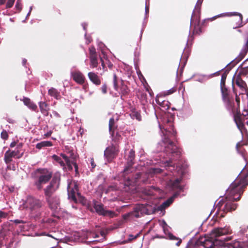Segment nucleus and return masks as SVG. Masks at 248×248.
I'll list each match as a JSON object with an SVG mask.
<instances>
[{"instance_id":"obj_1","label":"nucleus","mask_w":248,"mask_h":248,"mask_svg":"<svg viewBox=\"0 0 248 248\" xmlns=\"http://www.w3.org/2000/svg\"><path fill=\"white\" fill-rule=\"evenodd\" d=\"M31 177L34 179L33 186L38 191H41L43 185L47 183L52 178L49 184L59 188L60 185L61 174L59 171L53 174L52 171L46 168H39L31 173Z\"/></svg>"},{"instance_id":"obj_2","label":"nucleus","mask_w":248,"mask_h":248,"mask_svg":"<svg viewBox=\"0 0 248 248\" xmlns=\"http://www.w3.org/2000/svg\"><path fill=\"white\" fill-rule=\"evenodd\" d=\"M248 169L244 168L236 179L227 189L226 197L239 201L243 194L245 188L248 185Z\"/></svg>"},{"instance_id":"obj_3","label":"nucleus","mask_w":248,"mask_h":248,"mask_svg":"<svg viewBox=\"0 0 248 248\" xmlns=\"http://www.w3.org/2000/svg\"><path fill=\"white\" fill-rule=\"evenodd\" d=\"M24 207L34 218L40 217L46 208L43 201L31 196L27 198Z\"/></svg>"},{"instance_id":"obj_4","label":"nucleus","mask_w":248,"mask_h":248,"mask_svg":"<svg viewBox=\"0 0 248 248\" xmlns=\"http://www.w3.org/2000/svg\"><path fill=\"white\" fill-rule=\"evenodd\" d=\"M172 132L170 131H166L162 139V142L164 144L165 151L167 154H171L172 156H176L179 158L181 155V150L170 139V137H175L176 134V130L172 128Z\"/></svg>"},{"instance_id":"obj_5","label":"nucleus","mask_w":248,"mask_h":248,"mask_svg":"<svg viewBox=\"0 0 248 248\" xmlns=\"http://www.w3.org/2000/svg\"><path fill=\"white\" fill-rule=\"evenodd\" d=\"M235 93V98L231 99V103L228 105L226 102H224L226 108L232 112L233 115L234 120L237 124L238 127L241 129L244 127V124L242 123L240 111V99L236 93Z\"/></svg>"},{"instance_id":"obj_6","label":"nucleus","mask_w":248,"mask_h":248,"mask_svg":"<svg viewBox=\"0 0 248 248\" xmlns=\"http://www.w3.org/2000/svg\"><path fill=\"white\" fill-rule=\"evenodd\" d=\"M235 201L227 197L220 200L217 205L218 210H219L217 217L220 218L223 217L228 212L235 210L237 207V204L233 203Z\"/></svg>"},{"instance_id":"obj_7","label":"nucleus","mask_w":248,"mask_h":248,"mask_svg":"<svg viewBox=\"0 0 248 248\" xmlns=\"http://www.w3.org/2000/svg\"><path fill=\"white\" fill-rule=\"evenodd\" d=\"M224 244L223 240L214 239L209 237H201L197 241V245L203 248H223Z\"/></svg>"},{"instance_id":"obj_8","label":"nucleus","mask_w":248,"mask_h":248,"mask_svg":"<svg viewBox=\"0 0 248 248\" xmlns=\"http://www.w3.org/2000/svg\"><path fill=\"white\" fill-rule=\"evenodd\" d=\"M227 73L225 72L221 75L220 80V90L222 99L223 102H226L228 105L231 103V99L233 97L231 94L230 91L227 88L225 81L227 78Z\"/></svg>"},{"instance_id":"obj_9","label":"nucleus","mask_w":248,"mask_h":248,"mask_svg":"<svg viewBox=\"0 0 248 248\" xmlns=\"http://www.w3.org/2000/svg\"><path fill=\"white\" fill-rule=\"evenodd\" d=\"M119 152V146L116 144H112L110 146L108 147L104 151V156L107 161L109 162L116 157Z\"/></svg>"},{"instance_id":"obj_10","label":"nucleus","mask_w":248,"mask_h":248,"mask_svg":"<svg viewBox=\"0 0 248 248\" xmlns=\"http://www.w3.org/2000/svg\"><path fill=\"white\" fill-rule=\"evenodd\" d=\"M142 173L139 172L136 173L132 178L128 177L124 182V185L129 187L130 186H134L136 185H139L141 184L145 183L147 180L142 178Z\"/></svg>"},{"instance_id":"obj_11","label":"nucleus","mask_w":248,"mask_h":248,"mask_svg":"<svg viewBox=\"0 0 248 248\" xmlns=\"http://www.w3.org/2000/svg\"><path fill=\"white\" fill-rule=\"evenodd\" d=\"M93 207L96 212L101 216L108 217L110 218H113L117 216V214L114 211L105 210L104 208V205L102 203L97 204L96 202L94 203Z\"/></svg>"},{"instance_id":"obj_12","label":"nucleus","mask_w":248,"mask_h":248,"mask_svg":"<svg viewBox=\"0 0 248 248\" xmlns=\"http://www.w3.org/2000/svg\"><path fill=\"white\" fill-rule=\"evenodd\" d=\"M135 157V151L133 149L130 150L129 152L128 155L127 157V163L126 166L124 170V173L127 174L130 171L131 172V167L134 164V159Z\"/></svg>"},{"instance_id":"obj_13","label":"nucleus","mask_w":248,"mask_h":248,"mask_svg":"<svg viewBox=\"0 0 248 248\" xmlns=\"http://www.w3.org/2000/svg\"><path fill=\"white\" fill-rule=\"evenodd\" d=\"M49 207L52 210L58 208L60 204V199L57 195H53L45 198Z\"/></svg>"},{"instance_id":"obj_14","label":"nucleus","mask_w":248,"mask_h":248,"mask_svg":"<svg viewBox=\"0 0 248 248\" xmlns=\"http://www.w3.org/2000/svg\"><path fill=\"white\" fill-rule=\"evenodd\" d=\"M71 183H68L67 186L68 198L75 202H77L76 195V194H77L78 196L80 195L79 193L78 192V186L76 184H75L74 187L71 188Z\"/></svg>"},{"instance_id":"obj_15","label":"nucleus","mask_w":248,"mask_h":248,"mask_svg":"<svg viewBox=\"0 0 248 248\" xmlns=\"http://www.w3.org/2000/svg\"><path fill=\"white\" fill-rule=\"evenodd\" d=\"M144 206L143 204L138 205L135 207L133 211L124 215L123 216V217L124 219H127L129 217H139L140 216L139 212H140V213L142 214L144 212Z\"/></svg>"},{"instance_id":"obj_16","label":"nucleus","mask_w":248,"mask_h":248,"mask_svg":"<svg viewBox=\"0 0 248 248\" xmlns=\"http://www.w3.org/2000/svg\"><path fill=\"white\" fill-rule=\"evenodd\" d=\"M231 230L229 227L217 228L212 231V235L214 237H217L220 236L231 233Z\"/></svg>"},{"instance_id":"obj_17","label":"nucleus","mask_w":248,"mask_h":248,"mask_svg":"<svg viewBox=\"0 0 248 248\" xmlns=\"http://www.w3.org/2000/svg\"><path fill=\"white\" fill-rule=\"evenodd\" d=\"M71 76L73 80L78 84L82 85L85 81L84 75L80 71H77L71 72Z\"/></svg>"},{"instance_id":"obj_18","label":"nucleus","mask_w":248,"mask_h":248,"mask_svg":"<svg viewBox=\"0 0 248 248\" xmlns=\"http://www.w3.org/2000/svg\"><path fill=\"white\" fill-rule=\"evenodd\" d=\"M230 16H235L236 17L233 19V21L235 22V26H233V28L240 27L243 26V16L242 15L237 12H231L228 14Z\"/></svg>"},{"instance_id":"obj_19","label":"nucleus","mask_w":248,"mask_h":248,"mask_svg":"<svg viewBox=\"0 0 248 248\" xmlns=\"http://www.w3.org/2000/svg\"><path fill=\"white\" fill-rule=\"evenodd\" d=\"M182 180V179L181 178H176L174 180H170L168 182V186L173 189L182 190L183 189V187L180 185Z\"/></svg>"},{"instance_id":"obj_20","label":"nucleus","mask_w":248,"mask_h":248,"mask_svg":"<svg viewBox=\"0 0 248 248\" xmlns=\"http://www.w3.org/2000/svg\"><path fill=\"white\" fill-rule=\"evenodd\" d=\"M88 77L90 81L95 85L99 86L101 84V80L96 73L93 72H89Z\"/></svg>"},{"instance_id":"obj_21","label":"nucleus","mask_w":248,"mask_h":248,"mask_svg":"<svg viewBox=\"0 0 248 248\" xmlns=\"http://www.w3.org/2000/svg\"><path fill=\"white\" fill-rule=\"evenodd\" d=\"M57 188L52 185H48L44 189V195L45 198L52 196L54 195L55 192L56 191Z\"/></svg>"},{"instance_id":"obj_22","label":"nucleus","mask_w":248,"mask_h":248,"mask_svg":"<svg viewBox=\"0 0 248 248\" xmlns=\"http://www.w3.org/2000/svg\"><path fill=\"white\" fill-rule=\"evenodd\" d=\"M119 93L121 94V98H122L123 96L127 95L130 92V90L127 85L124 84V81L121 80V85L119 87Z\"/></svg>"},{"instance_id":"obj_23","label":"nucleus","mask_w":248,"mask_h":248,"mask_svg":"<svg viewBox=\"0 0 248 248\" xmlns=\"http://www.w3.org/2000/svg\"><path fill=\"white\" fill-rule=\"evenodd\" d=\"M24 104L27 106L30 109L33 111H37V106L31 99L27 97H24L22 100Z\"/></svg>"},{"instance_id":"obj_24","label":"nucleus","mask_w":248,"mask_h":248,"mask_svg":"<svg viewBox=\"0 0 248 248\" xmlns=\"http://www.w3.org/2000/svg\"><path fill=\"white\" fill-rule=\"evenodd\" d=\"M39 105L41 113L45 116H48L50 109L49 105L45 102H40Z\"/></svg>"},{"instance_id":"obj_25","label":"nucleus","mask_w":248,"mask_h":248,"mask_svg":"<svg viewBox=\"0 0 248 248\" xmlns=\"http://www.w3.org/2000/svg\"><path fill=\"white\" fill-rule=\"evenodd\" d=\"M23 147V144L22 143H19L15 150L11 151L15 157L17 158H21L23 155V152H22V148Z\"/></svg>"},{"instance_id":"obj_26","label":"nucleus","mask_w":248,"mask_h":248,"mask_svg":"<svg viewBox=\"0 0 248 248\" xmlns=\"http://www.w3.org/2000/svg\"><path fill=\"white\" fill-rule=\"evenodd\" d=\"M235 83L240 88L244 91H246V83L242 80L240 75H237L235 78Z\"/></svg>"},{"instance_id":"obj_27","label":"nucleus","mask_w":248,"mask_h":248,"mask_svg":"<svg viewBox=\"0 0 248 248\" xmlns=\"http://www.w3.org/2000/svg\"><path fill=\"white\" fill-rule=\"evenodd\" d=\"M108 128L109 133L115 132L118 130V125L113 118H111L109 121Z\"/></svg>"},{"instance_id":"obj_28","label":"nucleus","mask_w":248,"mask_h":248,"mask_svg":"<svg viewBox=\"0 0 248 248\" xmlns=\"http://www.w3.org/2000/svg\"><path fill=\"white\" fill-rule=\"evenodd\" d=\"M110 134L112 138V141L116 144L122 139V137L118 130L110 133Z\"/></svg>"},{"instance_id":"obj_29","label":"nucleus","mask_w":248,"mask_h":248,"mask_svg":"<svg viewBox=\"0 0 248 248\" xmlns=\"http://www.w3.org/2000/svg\"><path fill=\"white\" fill-rule=\"evenodd\" d=\"M48 93L51 96L54 97L56 99H59L61 98L60 93L54 88H51L48 90Z\"/></svg>"},{"instance_id":"obj_30","label":"nucleus","mask_w":248,"mask_h":248,"mask_svg":"<svg viewBox=\"0 0 248 248\" xmlns=\"http://www.w3.org/2000/svg\"><path fill=\"white\" fill-rule=\"evenodd\" d=\"M53 145L52 142L50 141H43L38 143L36 145V148L39 150L45 147H50Z\"/></svg>"},{"instance_id":"obj_31","label":"nucleus","mask_w":248,"mask_h":248,"mask_svg":"<svg viewBox=\"0 0 248 248\" xmlns=\"http://www.w3.org/2000/svg\"><path fill=\"white\" fill-rule=\"evenodd\" d=\"M15 157L14 155L11 153V151L8 150L4 154V161L6 164H9L12 161V158Z\"/></svg>"},{"instance_id":"obj_32","label":"nucleus","mask_w":248,"mask_h":248,"mask_svg":"<svg viewBox=\"0 0 248 248\" xmlns=\"http://www.w3.org/2000/svg\"><path fill=\"white\" fill-rule=\"evenodd\" d=\"M137 96L143 104H145L147 102V95L145 93L139 91L137 93Z\"/></svg>"},{"instance_id":"obj_33","label":"nucleus","mask_w":248,"mask_h":248,"mask_svg":"<svg viewBox=\"0 0 248 248\" xmlns=\"http://www.w3.org/2000/svg\"><path fill=\"white\" fill-rule=\"evenodd\" d=\"M248 62V60H246L245 61H244L243 63L242 64V66L245 65V67L244 68H243L239 72V74L238 75H240V77L241 75L246 76L248 74V70L247 68L248 67V64H247V62Z\"/></svg>"},{"instance_id":"obj_34","label":"nucleus","mask_w":248,"mask_h":248,"mask_svg":"<svg viewBox=\"0 0 248 248\" xmlns=\"http://www.w3.org/2000/svg\"><path fill=\"white\" fill-rule=\"evenodd\" d=\"M52 158L58 162L61 166L62 167L63 170H64L66 169V167L65 163L62 160L61 158L56 155H54L52 156Z\"/></svg>"},{"instance_id":"obj_35","label":"nucleus","mask_w":248,"mask_h":248,"mask_svg":"<svg viewBox=\"0 0 248 248\" xmlns=\"http://www.w3.org/2000/svg\"><path fill=\"white\" fill-rule=\"evenodd\" d=\"M89 58L90 60L91 67L93 68L97 67L98 64L97 56H92V57H90Z\"/></svg>"},{"instance_id":"obj_36","label":"nucleus","mask_w":248,"mask_h":248,"mask_svg":"<svg viewBox=\"0 0 248 248\" xmlns=\"http://www.w3.org/2000/svg\"><path fill=\"white\" fill-rule=\"evenodd\" d=\"M197 20V23L196 24L194 25L193 33L195 34L199 35L201 33H202V31L201 28L200 27V20L198 19Z\"/></svg>"},{"instance_id":"obj_37","label":"nucleus","mask_w":248,"mask_h":248,"mask_svg":"<svg viewBox=\"0 0 248 248\" xmlns=\"http://www.w3.org/2000/svg\"><path fill=\"white\" fill-rule=\"evenodd\" d=\"M118 77L116 74H113V87L115 91H119V86L118 85Z\"/></svg>"},{"instance_id":"obj_38","label":"nucleus","mask_w":248,"mask_h":248,"mask_svg":"<svg viewBox=\"0 0 248 248\" xmlns=\"http://www.w3.org/2000/svg\"><path fill=\"white\" fill-rule=\"evenodd\" d=\"M169 238L170 239V240H177V243H176V245L177 246H179L182 243V240L181 239L179 238H177L175 236L173 235L172 234H170L169 235Z\"/></svg>"},{"instance_id":"obj_39","label":"nucleus","mask_w":248,"mask_h":248,"mask_svg":"<svg viewBox=\"0 0 248 248\" xmlns=\"http://www.w3.org/2000/svg\"><path fill=\"white\" fill-rule=\"evenodd\" d=\"M141 234V232H139V233H138L136 235H133L132 234H129L128 235V240H126V242L128 243V242H131L132 240H135L137 238H138L139 237H140V235Z\"/></svg>"},{"instance_id":"obj_40","label":"nucleus","mask_w":248,"mask_h":248,"mask_svg":"<svg viewBox=\"0 0 248 248\" xmlns=\"http://www.w3.org/2000/svg\"><path fill=\"white\" fill-rule=\"evenodd\" d=\"M131 117L133 119H136L138 121H140L141 119L140 113L138 111H133L131 113Z\"/></svg>"},{"instance_id":"obj_41","label":"nucleus","mask_w":248,"mask_h":248,"mask_svg":"<svg viewBox=\"0 0 248 248\" xmlns=\"http://www.w3.org/2000/svg\"><path fill=\"white\" fill-rule=\"evenodd\" d=\"M89 58L92 57V56H97L95 48L94 46H91L89 48Z\"/></svg>"},{"instance_id":"obj_42","label":"nucleus","mask_w":248,"mask_h":248,"mask_svg":"<svg viewBox=\"0 0 248 248\" xmlns=\"http://www.w3.org/2000/svg\"><path fill=\"white\" fill-rule=\"evenodd\" d=\"M173 202V198H170L168 199L166 201L164 202L162 205L164 207H168Z\"/></svg>"},{"instance_id":"obj_43","label":"nucleus","mask_w":248,"mask_h":248,"mask_svg":"<svg viewBox=\"0 0 248 248\" xmlns=\"http://www.w3.org/2000/svg\"><path fill=\"white\" fill-rule=\"evenodd\" d=\"M170 103L168 102V101H164V102L163 103H162L161 104H159V105L164 108L165 109H167L169 108L170 107Z\"/></svg>"},{"instance_id":"obj_44","label":"nucleus","mask_w":248,"mask_h":248,"mask_svg":"<svg viewBox=\"0 0 248 248\" xmlns=\"http://www.w3.org/2000/svg\"><path fill=\"white\" fill-rule=\"evenodd\" d=\"M16 8L18 11V12H20L21 10L22 3L21 0H17L16 4Z\"/></svg>"},{"instance_id":"obj_45","label":"nucleus","mask_w":248,"mask_h":248,"mask_svg":"<svg viewBox=\"0 0 248 248\" xmlns=\"http://www.w3.org/2000/svg\"><path fill=\"white\" fill-rule=\"evenodd\" d=\"M15 1V0H8L6 5V8L8 9L11 8Z\"/></svg>"},{"instance_id":"obj_46","label":"nucleus","mask_w":248,"mask_h":248,"mask_svg":"<svg viewBox=\"0 0 248 248\" xmlns=\"http://www.w3.org/2000/svg\"><path fill=\"white\" fill-rule=\"evenodd\" d=\"M108 86L107 84L105 83L101 87V90L103 94H106L107 93Z\"/></svg>"},{"instance_id":"obj_47","label":"nucleus","mask_w":248,"mask_h":248,"mask_svg":"<svg viewBox=\"0 0 248 248\" xmlns=\"http://www.w3.org/2000/svg\"><path fill=\"white\" fill-rule=\"evenodd\" d=\"M145 88L146 89V91L148 92L149 94L151 96H153L154 95V93L150 88V86L147 84V83H146V85H144Z\"/></svg>"},{"instance_id":"obj_48","label":"nucleus","mask_w":248,"mask_h":248,"mask_svg":"<svg viewBox=\"0 0 248 248\" xmlns=\"http://www.w3.org/2000/svg\"><path fill=\"white\" fill-rule=\"evenodd\" d=\"M1 138L3 140H7L8 138V134L6 130H3L1 132Z\"/></svg>"},{"instance_id":"obj_49","label":"nucleus","mask_w":248,"mask_h":248,"mask_svg":"<svg viewBox=\"0 0 248 248\" xmlns=\"http://www.w3.org/2000/svg\"><path fill=\"white\" fill-rule=\"evenodd\" d=\"M165 101L163 99V97L161 96H157L155 99V101L158 105L161 104Z\"/></svg>"},{"instance_id":"obj_50","label":"nucleus","mask_w":248,"mask_h":248,"mask_svg":"<svg viewBox=\"0 0 248 248\" xmlns=\"http://www.w3.org/2000/svg\"><path fill=\"white\" fill-rule=\"evenodd\" d=\"M73 162H71L70 161L67 162H66V166H67V169L69 170H73V167L72 166V164H73ZM67 169H66L65 170H66Z\"/></svg>"},{"instance_id":"obj_51","label":"nucleus","mask_w":248,"mask_h":248,"mask_svg":"<svg viewBox=\"0 0 248 248\" xmlns=\"http://www.w3.org/2000/svg\"><path fill=\"white\" fill-rule=\"evenodd\" d=\"M187 248H201L200 245H197V241L196 242V243L194 245L190 244L189 245Z\"/></svg>"},{"instance_id":"obj_52","label":"nucleus","mask_w":248,"mask_h":248,"mask_svg":"<svg viewBox=\"0 0 248 248\" xmlns=\"http://www.w3.org/2000/svg\"><path fill=\"white\" fill-rule=\"evenodd\" d=\"M73 165L74 166L75 170V172H76V175H79V172L78 170V166L76 162H73Z\"/></svg>"},{"instance_id":"obj_53","label":"nucleus","mask_w":248,"mask_h":248,"mask_svg":"<svg viewBox=\"0 0 248 248\" xmlns=\"http://www.w3.org/2000/svg\"><path fill=\"white\" fill-rule=\"evenodd\" d=\"M8 216L7 213L4 212L0 210V218H6Z\"/></svg>"},{"instance_id":"obj_54","label":"nucleus","mask_w":248,"mask_h":248,"mask_svg":"<svg viewBox=\"0 0 248 248\" xmlns=\"http://www.w3.org/2000/svg\"><path fill=\"white\" fill-rule=\"evenodd\" d=\"M13 221L16 224H24L25 223V221H24L23 220H20V219H15V220H13Z\"/></svg>"},{"instance_id":"obj_55","label":"nucleus","mask_w":248,"mask_h":248,"mask_svg":"<svg viewBox=\"0 0 248 248\" xmlns=\"http://www.w3.org/2000/svg\"><path fill=\"white\" fill-rule=\"evenodd\" d=\"M61 156L64 159L65 162H67L70 161L68 157L65 154H61Z\"/></svg>"},{"instance_id":"obj_56","label":"nucleus","mask_w":248,"mask_h":248,"mask_svg":"<svg viewBox=\"0 0 248 248\" xmlns=\"http://www.w3.org/2000/svg\"><path fill=\"white\" fill-rule=\"evenodd\" d=\"M91 164L93 169L96 167V164L94 161L93 158L91 159Z\"/></svg>"},{"instance_id":"obj_57","label":"nucleus","mask_w":248,"mask_h":248,"mask_svg":"<svg viewBox=\"0 0 248 248\" xmlns=\"http://www.w3.org/2000/svg\"><path fill=\"white\" fill-rule=\"evenodd\" d=\"M100 61L101 62V65L103 67V69H104L105 68V65L102 58L101 57L100 58Z\"/></svg>"},{"instance_id":"obj_58","label":"nucleus","mask_w":248,"mask_h":248,"mask_svg":"<svg viewBox=\"0 0 248 248\" xmlns=\"http://www.w3.org/2000/svg\"><path fill=\"white\" fill-rule=\"evenodd\" d=\"M52 133V132L51 131H49L47 132L46 134H45L44 135V136L46 137H48L51 136Z\"/></svg>"},{"instance_id":"obj_59","label":"nucleus","mask_w":248,"mask_h":248,"mask_svg":"<svg viewBox=\"0 0 248 248\" xmlns=\"http://www.w3.org/2000/svg\"><path fill=\"white\" fill-rule=\"evenodd\" d=\"M242 146V144H241L240 142H238L237 144H236V148L237 149V150L238 151L239 150V148L240 147H241Z\"/></svg>"},{"instance_id":"obj_60","label":"nucleus","mask_w":248,"mask_h":248,"mask_svg":"<svg viewBox=\"0 0 248 248\" xmlns=\"http://www.w3.org/2000/svg\"><path fill=\"white\" fill-rule=\"evenodd\" d=\"M221 16L218 15L217 16H215L212 18L208 19V20H210L211 21H213L214 19H216L217 17H220Z\"/></svg>"},{"instance_id":"obj_61","label":"nucleus","mask_w":248,"mask_h":248,"mask_svg":"<svg viewBox=\"0 0 248 248\" xmlns=\"http://www.w3.org/2000/svg\"><path fill=\"white\" fill-rule=\"evenodd\" d=\"M16 142L15 141H14V142H12L10 144V147L13 148V147H15L16 146Z\"/></svg>"},{"instance_id":"obj_62","label":"nucleus","mask_w":248,"mask_h":248,"mask_svg":"<svg viewBox=\"0 0 248 248\" xmlns=\"http://www.w3.org/2000/svg\"><path fill=\"white\" fill-rule=\"evenodd\" d=\"M171 163H172L171 161L170 160L169 161L167 162V165L169 167L170 166V167H173V168H174V166L171 165Z\"/></svg>"},{"instance_id":"obj_63","label":"nucleus","mask_w":248,"mask_h":248,"mask_svg":"<svg viewBox=\"0 0 248 248\" xmlns=\"http://www.w3.org/2000/svg\"><path fill=\"white\" fill-rule=\"evenodd\" d=\"M53 114H54V116H55L57 117H60V114L57 111H54L53 112Z\"/></svg>"},{"instance_id":"obj_64","label":"nucleus","mask_w":248,"mask_h":248,"mask_svg":"<svg viewBox=\"0 0 248 248\" xmlns=\"http://www.w3.org/2000/svg\"><path fill=\"white\" fill-rule=\"evenodd\" d=\"M79 133H80V134L81 135V136L82 135L83 132H84V129L83 128H80L79 130V131H78Z\"/></svg>"}]
</instances>
